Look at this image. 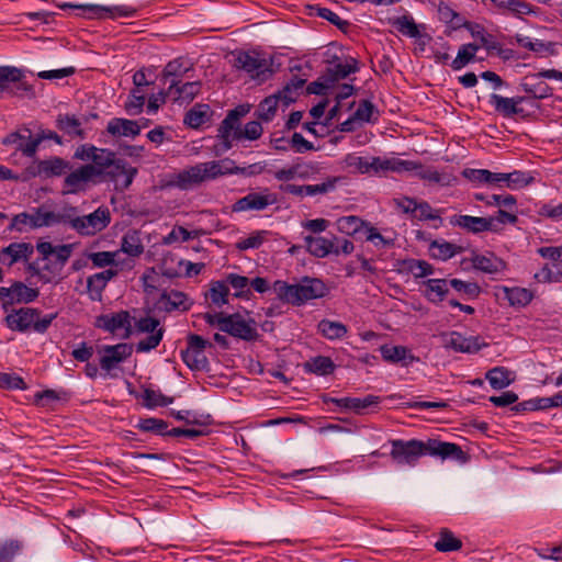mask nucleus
I'll return each mask as SVG.
<instances>
[{
    "label": "nucleus",
    "mask_w": 562,
    "mask_h": 562,
    "mask_svg": "<svg viewBox=\"0 0 562 562\" xmlns=\"http://www.w3.org/2000/svg\"><path fill=\"white\" fill-rule=\"evenodd\" d=\"M450 224L452 226H458L473 234L491 232L488 217L453 215L452 217H450Z\"/></svg>",
    "instance_id": "b1692460"
},
{
    "label": "nucleus",
    "mask_w": 562,
    "mask_h": 562,
    "mask_svg": "<svg viewBox=\"0 0 562 562\" xmlns=\"http://www.w3.org/2000/svg\"><path fill=\"white\" fill-rule=\"evenodd\" d=\"M322 398H323V402L326 404L334 403L340 408L353 411L357 414H361L366 408H368L372 405H376L380 402L379 396H375V395H367L363 398H359V397L335 398V397H330L328 395H323Z\"/></svg>",
    "instance_id": "aec40b11"
},
{
    "label": "nucleus",
    "mask_w": 562,
    "mask_h": 562,
    "mask_svg": "<svg viewBox=\"0 0 562 562\" xmlns=\"http://www.w3.org/2000/svg\"><path fill=\"white\" fill-rule=\"evenodd\" d=\"M33 254V246L30 243H12L0 252V261L12 266L22 259H27Z\"/></svg>",
    "instance_id": "c85d7f7f"
},
{
    "label": "nucleus",
    "mask_w": 562,
    "mask_h": 562,
    "mask_svg": "<svg viewBox=\"0 0 562 562\" xmlns=\"http://www.w3.org/2000/svg\"><path fill=\"white\" fill-rule=\"evenodd\" d=\"M102 353L100 358V367L106 373H110L120 363L131 357L133 352V346L126 342H121L113 346H102L99 350Z\"/></svg>",
    "instance_id": "f8f14e48"
},
{
    "label": "nucleus",
    "mask_w": 562,
    "mask_h": 562,
    "mask_svg": "<svg viewBox=\"0 0 562 562\" xmlns=\"http://www.w3.org/2000/svg\"><path fill=\"white\" fill-rule=\"evenodd\" d=\"M249 112L248 105H238L228 111L226 117L218 127L217 137L221 138V147L216 149L217 154H222L232 148L233 140L240 139V119Z\"/></svg>",
    "instance_id": "39448f33"
},
{
    "label": "nucleus",
    "mask_w": 562,
    "mask_h": 562,
    "mask_svg": "<svg viewBox=\"0 0 562 562\" xmlns=\"http://www.w3.org/2000/svg\"><path fill=\"white\" fill-rule=\"evenodd\" d=\"M12 302L30 303L38 296V290L26 286L22 282L12 284Z\"/></svg>",
    "instance_id": "603ef678"
},
{
    "label": "nucleus",
    "mask_w": 562,
    "mask_h": 562,
    "mask_svg": "<svg viewBox=\"0 0 562 562\" xmlns=\"http://www.w3.org/2000/svg\"><path fill=\"white\" fill-rule=\"evenodd\" d=\"M144 406L147 408L165 407L173 402L172 397H168L159 391L145 389L143 394Z\"/></svg>",
    "instance_id": "3c124183"
},
{
    "label": "nucleus",
    "mask_w": 562,
    "mask_h": 562,
    "mask_svg": "<svg viewBox=\"0 0 562 562\" xmlns=\"http://www.w3.org/2000/svg\"><path fill=\"white\" fill-rule=\"evenodd\" d=\"M145 104V94L142 89L134 88L131 91L130 99L125 103V110L131 115H137L142 112Z\"/></svg>",
    "instance_id": "69168bd1"
},
{
    "label": "nucleus",
    "mask_w": 562,
    "mask_h": 562,
    "mask_svg": "<svg viewBox=\"0 0 562 562\" xmlns=\"http://www.w3.org/2000/svg\"><path fill=\"white\" fill-rule=\"evenodd\" d=\"M424 454L453 459L462 463L467 461V454L456 443L436 439H429L426 442L416 439L392 441L391 457L397 464L412 465Z\"/></svg>",
    "instance_id": "f257e3e1"
},
{
    "label": "nucleus",
    "mask_w": 562,
    "mask_h": 562,
    "mask_svg": "<svg viewBox=\"0 0 562 562\" xmlns=\"http://www.w3.org/2000/svg\"><path fill=\"white\" fill-rule=\"evenodd\" d=\"M229 293L228 285L225 281H214L209 291V297L213 304L221 307L228 303L227 296Z\"/></svg>",
    "instance_id": "5fc2aeb1"
},
{
    "label": "nucleus",
    "mask_w": 562,
    "mask_h": 562,
    "mask_svg": "<svg viewBox=\"0 0 562 562\" xmlns=\"http://www.w3.org/2000/svg\"><path fill=\"white\" fill-rule=\"evenodd\" d=\"M21 137L22 139L18 143V150L27 157H33L40 146V139L32 137L30 130L21 133Z\"/></svg>",
    "instance_id": "338daca9"
},
{
    "label": "nucleus",
    "mask_w": 562,
    "mask_h": 562,
    "mask_svg": "<svg viewBox=\"0 0 562 562\" xmlns=\"http://www.w3.org/2000/svg\"><path fill=\"white\" fill-rule=\"evenodd\" d=\"M106 131L115 137H131L134 138L139 135L142 126L137 121L114 117L108 122Z\"/></svg>",
    "instance_id": "4be33fe9"
},
{
    "label": "nucleus",
    "mask_w": 562,
    "mask_h": 562,
    "mask_svg": "<svg viewBox=\"0 0 562 562\" xmlns=\"http://www.w3.org/2000/svg\"><path fill=\"white\" fill-rule=\"evenodd\" d=\"M442 345L457 352L473 353L481 349L479 337H464L458 331L442 333L440 335Z\"/></svg>",
    "instance_id": "dca6fc26"
},
{
    "label": "nucleus",
    "mask_w": 562,
    "mask_h": 562,
    "mask_svg": "<svg viewBox=\"0 0 562 562\" xmlns=\"http://www.w3.org/2000/svg\"><path fill=\"white\" fill-rule=\"evenodd\" d=\"M234 66L245 70L252 79L265 81L271 75L266 59L259 58L258 54L252 52H238Z\"/></svg>",
    "instance_id": "1a4fd4ad"
},
{
    "label": "nucleus",
    "mask_w": 562,
    "mask_h": 562,
    "mask_svg": "<svg viewBox=\"0 0 562 562\" xmlns=\"http://www.w3.org/2000/svg\"><path fill=\"white\" fill-rule=\"evenodd\" d=\"M479 48L480 47L473 43L462 45L459 48L457 57L451 63L452 69L460 70L465 65L471 63L474 59L475 53L477 52Z\"/></svg>",
    "instance_id": "de8ad7c7"
},
{
    "label": "nucleus",
    "mask_w": 562,
    "mask_h": 562,
    "mask_svg": "<svg viewBox=\"0 0 562 562\" xmlns=\"http://www.w3.org/2000/svg\"><path fill=\"white\" fill-rule=\"evenodd\" d=\"M272 291L282 302L301 306L307 301L324 297L328 293V288L321 279L305 277L295 284L277 280Z\"/></svg>",
    "instance_id": "f03ea898"
},
{
    "label": "nucleus",
    "mask_w": 562,
    "mask_h": 562,
    "mask_svg": "<svg viewBox=\"0 0 562 562\" xmlns=\"http://www.w3.org/2000/svg\"><path fill=\"white\" fill-rule=\"evenodd\" d=\"M95 326L111 334L123 330L121 335L123 339L130 338L133 333L132 317L127 311L100 315L97 317Z\"/></svg>",
    "instance_id": "9d476101"
},
{
    "label": "nucleus",
    "mask_w": 562,
    "mask_h": 562,
    "mask_svg": "<svg viewBox=\"0 0 562 562\" xmlns=\"http://www.w3.org/2000/svg\"><path fill=\"white\" fill-rule=\"evenodd\" d=\"M319 333L327 339H340L347 334V327L340 322L322 319L318 325Z\"/></svg>",
    "instance_id": "79ce46f5"
},
{
    "label": "nucleus",
    "mask_w": 562,
    "mask_h": 562,
    "mask_svg": "<svg viewBox=\"0 0 562 562\" xmlns=\"http://www.w3.org/2000/svg\"><path fill=\"white\" fill-rule=\"evenodd\" d=\"M41 207L43 227H49L54 225H64L70 227L71 209L72 205L66 204L57 210H47L45 206Z\"/></svg>",
    "instance_id": "bb28decb"
},
{
    "label": "nucleus",
    "mask_w": 562,
    "mask_h": 562,
    "mask_svg": "<svg viewBox=\"0 0 562 562\" xmlns=\"http://www.w3.org/2000/svg\"><path fill=\"white\" fill-rule=\"evenodd\" d=\"M535 178L529 173L520 170L506 173V188L518 190L532 183Z\"/></svg>",
    "instance_id": "6e6d98bb"
},
{
    "label": "nucleus",
    "mask_w": 562,
    "mask_h": 562,
    "mask_svg": "<svg viewBox=\"0 0 562 562\" xmlns=\"http://www.w3.org/2000/svg\"><path fill=\"white\" fill-rule=\"evenodd\" d=\"M419 168L415 169L416 175L425 181H428L430 183H438L441 186H448L450 183L449 176L442 175L438 172L437 170L432 168H423V166L419 162H416Z\"/></svg>",
    "instance_id": "052dcab7"
},
{
    "label": "nucleus",
    "mask_w": 562,
    "mask_h": 562,
    "mask_svg": "<svg viewBox=\"0 0 562 562\" xmlns=\"http://www.w3.org/2000/svg\"><path fill=\"white\" fill-rule=\"evenodd\" d=\"M201 85L199 81H191L180 85V80H170L168 92L175 101L190 102L199 94Z\"/></svg>",
    "instance_id": "cd10ccee"
},
{
    "label": "nucleus",
    "mask_w": 562,
    "mask_h": 562,
    "mask_svg": "<svg viewBox=\"0 0 562 562\" xmlns=\"http://www.w3.org/2000/svg\"><path fill=\"white\" fill-rule=\"evenodd\" d=\"M135 427L145 432H154L160 436H168V424L167 422L159 418H140Z\"/></svg>",
    "instance_id": "8fccbe9b"
},
{
    "label": "nucleus",
    "mask_w": 562,
    "mask_h": 562,
    "mask_svg": "<svg viewBox=\"0 0 562 562\" xmlns=\"http://www.w3.org/2000/svg\"><path fill=\"white\" fill-rule=\"evenodd\" d=\"M508 209H499L494 216H488L491 232L498 233L506 224H516L518 217L515 213L507 211Z\"/></svg>",
    "instance_id": "49530a36"
},
{
    "label": "nucleus",
    "mask_w": 562,
    "mask_h": 562,
    "mask_svg": "<svg viewBox=\"0 0 562 562\" xmlns=\"http://www.w3.org/2000/svg\"><path fill=\"white\" fill-rule=\"evenodd\" d=\"M23 70L13 66H0V90L12 95H34L31 85L23 81Z\"/></svg>",
    "instance_id": "0eeeda50"
},
{
    "label": "nucleus",
    "mask_w": 562,
    "mask_h": 562,
    "mask_svg": "<svg viewBox=\"0 0 562 562\" xmlns=\"http://www.w3.org/2000/svg\"><path fill=\"white\" fill-rule=\"evenodd\" d=\"M56 126L59 131L70 137L85 138V131L81 127V122L75 116L69 114H60L56 119Z\"/></svg>",
    "instance_id": "f704fd0d"
},
{
    "label": "nucleus",
    "mask_w": 562,
    "mask_h": 562,
    "mask_svg": "<svg viewBox=\"0 0 562 562\" xmlns=\"http://www.w3.org/2000/svg\"><path fill=\"white\" fill-rule=\"evenodd\" d=\"M416 161L403 160L400 158L371 157L369 158V175H379L381 172H404L418 169Z\"/></svg>",
    "instance_id": "4468645a"
},
{
    "label": "nucleus",
    "mask_w": 562,
    "mask_h": 562,
    "mask_svg": "<svg viewBox=\"0 0 562 562\" xmlns=\"http://www.w3.org/2000/svg\"><path fill=\"white\" fill-rule=\"evenodd\" d=\"M61 10L74 9L77 10V16L86 19H115L119 16L132 18L135 15L136 10L127 5H101V4H76L71 2L57 3Z\"/></svg>",
    "instance_id": "20e7f679"
},
{
    "label": "nucleus",
    "mask_w": 562,
    "mask_h": 562,
    "mask_svg": "<svg viewBox=\"0 0 562 562\" xmlns=\"http://www.w3.org/2000/svg\"><path fill=\"white\" fill-rule=\"evenodd\" d=\"M462 547V542L453 536L448 529H442L440 537L435 543V548L440 552H450L459 550Z\"/></svg>",
    "instance_id": "864d4df0"
},
{
    "label": "nucleus",
    "mask_w": 562,
    "mask_h": 562,
    "mask_svg": "<svg viewBox=\"0 0 562 562\" xmlns=\"http://www.w3.org/2000/svg\"><path fill=\"white\" fill-rule=\"evenodd\" d=\"M387 24L393 26L398 33L411 38H419L422 33L419 25L416 24L411 14L387 18Z\"/></svg>",
    "instance_id": "2f4dec72"
},
{
    "label": "nucleus",
    "mask_w": 562,
    "mask_h": 562,
    "mask_svg": "<svg viewBox=\"0 0 562 562\" xmlns=\"http://www.w3.org/2000/svg\"><path fill=\"white\" fill-rule=\"evenodd\" d=\"M551 407H552L551 397H537V398H531V400L518 403L517 405L512 407V411H515V412L541 411V409H548Z\"/></svg>",
    "instance_id": "4d7b16f0"
},
{
    "label": "nucleus",
    "mask_w": 562,
    "mask_h": 562,
    "mask_svg": "<svg viewBox=\"0 0 562 562\" xmlns=\"http://www.w3.org/2000/svg\"><path fill=\"white\" fill-rule=\"evenodd\" d=\"M63 268L53 260H45L41 265V282L50 283L60 279Z\"/></svg>",
    "instance_id": "e2e57ef3"
},
{
    "label": "nucleus",
    "mask_w": 562,
    "mask_h": 562,
    "mask_svg": "<svg viewBox=\"0 0 562 562\" xmlns=\"http://www.w3.org/2000/svg\"><path fill=\"white\" fill-rule=\"evenodd\" d=\"M357 70V60L355 58H350L346 63H336L327 69L328 80L330 82H335L340 79H345L350 74L356 72Z\"/></svg>",
    "instance_id": "a19ab883"
},
{
    "label": "nucleus",
    "mask_w": 562,
    "mask_h": 562,
    "mask_svg": "<svg viewBox=\"0 0 562 562\" xmlns=\"http://www.w3.org/2000/svg\"><path fill=\"white\" fill-rule=\"evenodd\" d=\"M190 69V66L187 65L186 60L183 58H176L173 60H170L164 68L161 77L164 80V85H166L168 81L175 79L180 80V78L187 74Z\"/></svg>",
    "instance_id": "58836bf2"
},
{
    "label": "nucleus",
    "mask_w": 562,
    "mask_h": 562,
    "mask_svg": "<svg viewBox=\"0 0 562 562\" xmlns=\"http://www.w3.org/2000/svg\"><path fill=\"white\" fill-rule=\"evenodd\" d=\"M105 286L103 274H92L87 279V290L92 301H101Z\"/></svg>",
    "instance_id": "0e129e2a"
},
{
    "label": "nucleus",
    "mask_w": 562,
    "mask_h": 562,
    "mask_svg": "<svg viewBox=\"0 0 562 562\" xmlns=\"http://www.w3.org/2000/svg\"><path fill=\"white\" fill-rule=\"evenodd\" d=\"M303 368L310 373L328 375L334 371L335 363L329 357L317 356L304 362Z\"/></svg>",
    "instance_id": "e433bc0d"
},
{
    "label": "nucleus",
    "mask_w": 562,
    "mask_h": 562,
    "mask_svg": "<svg viewBox=\"0 0 562 562\" xmlns=\"http://www.w3.org/2000/svg\"><path fill=\"white\" fill-rule=\"evenodd\" d=\"M364 225L363 221L358 216H342L337 220V228L346 235H353Z\"/></svg>",
    "instance_id": "680f3d73"
},
{
    "label": "nucleus",
    "mask_w": 562,
    "mask_h": 562,
    "mask_svg": "<svg viewBox=\"0 0 562 562\" xmlns=\"http://www.w3.org/2000/svg\"><path fill=\"white\" fill-rule=\"evenodd\" d=\"M339 181V178L337 177H330L327 178L324 182L317 183V184H286L283 190L286 193L297 195V196H313L318 194H326L328 192H331L335 190L337 182Z\"/></svg>",
    "instance_id": "6ab92c4d"
},
{
    "label": "nucleus",
    "mask_w": 562,
    "mask_h": 562,
    "mask_svg": "<svg viewBox=\"0 0 562 562\" xmlns=\"http://www.w3.org/2000/svg\"><path fill=\"white\" fill-rule=\"evenodd\" d=\"M486 380L495 390H502L512 384L510 371L504 367H495L486 372Z\"/></svg>",
    "instance_id": "ea45409f"
},
{
    "label": "nucleus",
    "mask_w": 562,
    "mask_h": 562,
    "mask_svg": "<svg viewBox=\"0 0 562 562\" xmlns=\"http://www.w3.org/2000/svg\"><path fill=\"white\" fill-rule=\"evenodd\" d=\"M278 103L279 95L272 94L263 99L256 111L257 117L265 122L271 121L276 115Z\"/></svg>",
    "instance_id": "09e8293b"
},
{
    "label": "nucleus",
    "mask_w": 562,
    "mask_h": 562,
    "mask_svg": "<svg viewBox=\"0 0 562 562\" xmlns=\"http://www.w3.org/2000/svg\"><path fill=\"white\" fill-rule=\"evenodd\" d=\"M462 247L448 241L435 240L430 244L431 256L436 259L448 260L461 252Z\"/></svg>",
    "instance_id": "37998d69"
},
{
    "label": "nucleus",
    "mask_w": 562,
    "mask_h": 562,
    "mask_svg": "<svg viewBox=\"0 0 562 562\" xmlns=\"http://www.w3.org/2000/svg\"><path fill=\"white\" fill-rule=\"evenodd\" d=\"M216 172L220 169L214 162H200L179 172L173 183L181 190H189L204 181L216 179Z\"/></svg>",
    "instance_id": "423d86ee"
},
{
    "label": "nucleus",
    "mask_w": 562,
    "mask_h": 562,
    "mask_svg": "<svg viewBox=\"0 0 562 562\" xmlns=\"http://www.w3.org/2000/svg\"><path fill=\"white\" fill-rule=\"evenodd\" d=\"M210 119L209 104L198 103L184 116V124L192 128H199Z\"/></svg>",
    "instance_id": "4c0bfd02"
},
{
    "label": "nucleus",
    "mask_w": 562,
    "mask_h": 562,
    "mask_svg": "<svg viewBox=\"0 0 562 562\" xmlns=\"http://www.w3.org/2000/svg\"><path fill=\"white\" fill-rule=\"evenodd\" d=\"M526 97L506 98L496 93L491 95V103L495 110L506 117L514 116L522 112L518 104L526 101Z\"/></svg>",
    "instance_id": "c756f323"
},
{
    "label": "nucleus",
    "mask_w": 562,
    "mask_h": 562,
    "mask_svg": "<svg viewBox=\"0 0 562 562\" xmlns=\"http://www.w3.org/2000/svg\"><path fill=\"white\" fill-rule=\"evenodd\" d=\"M38 315H41V312L36 308L22 307L7 315L5 323L10 329L23 333L33 327L35 318Z\"/></svg>",
    "instance_id": "412c9836"
},
{
    "label": "nucleus",
    "mask_w": 562,
    "mask_h": 562,
    "mask_svg": "<svg viewBox=\"0 0 562 562\" xmlns=\"http://www.w3.org/2000/svg\"><path fill=\"white\" fill-rule=\"evenodd\" d=\"M43 227L41 207L34 209L32 213L23 212L16 214L8 226L9 231L27 232Z\"/></svg>",
    "instance_id": "5701e85b"
},
{
    "label": "nucleus",
    "mask_w": 562,
    "mask_h": 562,
    "mask_svg": "<svg viewBox=\"0 0 562 562\" xmlns=\"http://www.w3.org/2000/svg\"><path fill=\"white\" fill-rule=\"evenodd\" d=\"M496 296L506 300L510 306L524 307L532 300V293L524 288L497 286Z\"/></svg>",
    "instance_id": "393cba45"
},
{
    "label": "nucleus",
    "mask_w": 562,
    "mask_h": 562,
    "mask_svg": "<svg viewBox=\"0 0 562 562\" xmlns=\"http://www.w3.org/2000/svg\"><path fill=\"white\" fill-rule=\"evenodd\" d=\"M121 250L132 257H137L143 254L144 246L137 232H128L123 236Z\"/></svg>",
    "instance_id": "c03bdc74"
},
{
    "label": "nucleus",
    "mask_w": 562,
    "mask_h": 562,
    "mask_svg": "<svg viewBox=\"0 0 562 562\" xmlns=\"http://www.w3.org/2000/svg\"><path fill=\"white\" fill-rule=\"evenodd\" d=\"M270 234L269 231H256L247 238L239 240L236 247L239 250L257 249L267 240Z\"/></svg>",
    "instance_id": "13d9d810"
},
{
    "label": "nucleus",
    "mask_w": 562,
    "mask_h": 562,
    "mask_svg": "<svg viewBox=\"0 0 562 562\" xmlns=\"http://www.w3.org/2000/svg\"><path fill=\"white\" fill-rule=\"evenodd\" d=\"M95 151L97 153L94 154L92 164H87V166H92L95 170V177L99 179V181H102L104 179L105 169L114 165L116 155L115 153L105 148L97 147Z\"/></svg>",
    "instance_id": "72a5a7b5"
},
{
    "label": "nucleus",
    "mask_w": 562,
    "mask_h": 562,
    "mask_svg": "<svg viewBox=\"0 0 562 562\" xmlns=\"http://www.w3.org/2000/svg\"><path fill=\"white\" fill-rule=\"evenodd\" d=\"M380 352L383 360L391 363L401 362L403 366H408L417 360L411 350L404 346L383 345L380 347Z\"/></svg>",
    "instance_id": "7c9ffc66"
},
{
    "label": "nucleus",
    "mask_w": 562,
    "mask_h": 562,
    "mask_svg": "<svg viewBox=\"0 0 562 562\" xmlns=\"http://www.w3.org/2000/svg\"><path fill=\"white\" fill-rule=\"evenodd\" d=\"M335 241H339V237L333 236L331 238H326L312 235L304 237L306 250L316 258H325L331 254L338 256L339 250Z\"/></svg>",
    "instance_id": "f3484780"
},
{
    "label": "nucleus",
    "mask_w": 562,
    "mask_h": 562,
    "mask_svg": "<svg viewBox=\"0 0 562 562\" xmlns=\"http://www.w3.org/2000/svg\"><path fill=\"white\" fill-rule=\"evenodd\" d=\"M183 362L193 370H203L207 367V358L203 352H196L189 349L181 351Z\"/></svg>",
    "instance_id": "bf43d9fd"
},
{
    "label": "nucleus",
    "mask_w": 562,
    "mask_h": 562,
    "mask_svg": "<svg viewBox=\"0 0 562 562\" xmlns=\"http://www.w3.org/2000/svg\"><path fill=\"white\" fill-rule=\"evenodd\" d=\"M537 78L538 77H533V75L526 76L520 83V88L533 99H546L551 97L552 88L546 82H531V80Z\"/></svg>",
    "instance_id": "c9c22d12"
},
{
    "label": "nucleus",
    "mask_w": 562,
    "mask_h": 562,
    "mask_svg": "<svg viewBox=\"0 0 562 562\" xmlns=\"http://www.w3.org/2000/svg\"><path fill=\"white\" fill-rule=\"evenodd\" d=\"M193 305V301L178 290H164L155 303L158 311L171 313L175 311L187 312Z\"/></svg>",
    "instance_id": "ddd939ff"
},
{
    "label": "nucleus",
    "mask_w": 562,
    "mask_h": 562,
    "mask_svg": "<svg viewBox=\"0 0 562 562\" xmlns=\"http://www.w3.org/2000/svg\"><path fill=\"white\" fill-rule=\"evenodd\" d=\"M276 196L271 193L250 192L237 200L233 205V210L235 212L262 211L276 203Z\"/></svg>",
    "instance_id": "a211bd4d"
},
{
    "label": "nucleus",
    "mask_w": 562,
    "mask_h": 562,
    "mask_svg": "<svg viewBox=\"0 0 562 562\" xmlns=\"http://www.w3.org/2000/svg\"><path fill=\"white\" fill-rule=\"evenodd\" d=\"M95 170L92 166L82 165L69 172L64 179V193L76 194L85 191L90 183H98Z\"/></svg>",
    "instance_id": "9b49d317"
},
{
    "label": "nucleus",
    "mask_w": 562,
    "mask_h": 562,
    "mask_svg": "<svg viewBox=\"0 0 562 562\" xmlns=\"http://www.w3.org/2000/svg\"><path fill=\"white\" fill-rule=\"evenodd\" d=\"M70 227L80 236H93L102 232L111 222V213L108 207L100 206L88 215H81L78 207L72 205Z\"/></svg>",
    "instance_id": "7ed1b4c3"
},
{
    "label": "nucleus",
    "mask_w": 562,
    "mask_h": 562,
    "mask_svg": "<svg viewBox=\"0 0 562 562\" xmlns=\"http://www.w3.org/2000/svg\"><path fill=\"white\" fill-rule=\"evenodd\" d=\"M471 262L474 269L488 274L498 273L506 269L505 261L492 252L486 255L474 254Z\"/></svg>",
    "instance_id": "a878e982"
},
{
    "label": "nucleus",
    "mask_w": 562,
    "mask_h": 562,
    "mask_svg": "<svg viewBox=\"0 0 562 562\" xmlns=\"http://www.w3.org/2000/svg\"><path fill=\"white\" fill-rule=\"evenodd\" d=\"M225 282L235 290L234 296L239 299H249L251 292L249 289V279L247 277L228 273Z\"/></svg>",
    "instance_id": "a18cd8bd"
},
{
    "label": "nucleus",
    "mask_w": 562,
    "mask_h": 562,
    "mask_svg": "<svg viewBox=\"0 0 562 562\" xmlns=\"http://www.w3.org/2000/svg\"><path fill=\"white\" fill-rule=\"evenodd\" d=\"M254 319L246 321L238 314L226 315V321L222 327V331L246 341H255L259 338L258 330L256 328Z\"/></svg>",
    "instance_id": "6e6552de"
},
{
    "label": "nucleus",
    "mask_w": 562,
    "mask_h": 562,
    "mask_svg": "<svg viewBox=\"0 0 562 562\" xmlns=\"http://www.w3.org/2000/svg\"><path fill=\"white\" fill-rule=\"evenodd\" d=\"M345 166L353 172L369 175V158L348 154L344 159Z\"/></svg>",
    "instance_id": "774afa93"
},
{
    "label": "nucleus",
    "mask_w": 562,
    "mask_h": 562,
    "mask_svg": "<svg viewBox=\"0 0 562 562\" xmlns=\"http://www.w3.org/2000/svg\"><path fill=\"white\" fill-rule=\"evenodd\" d=\"M425 297L434 303L438 304L442 302L449 292V280L446 279H428L424 281Z\"/></svg>",
    "instance_id": "473e14b6"
},
{
    "label": "nucleus",
    "mask_w": 562,
    "mask_h": 562,
    "mask_svg": "<svg viewBox=\"0 0 562 562\" xmlns=\"http://www.w3.org/2000/svg\"><path fill=\"white\" fill-rule=\"evenodd\" d=\"M70 169V164L60 157L37 160L29 168L32 176L44 178L59 177Z\"/></svg>",
    "instance_id": "2eb2a0df"
}]
</instances>
